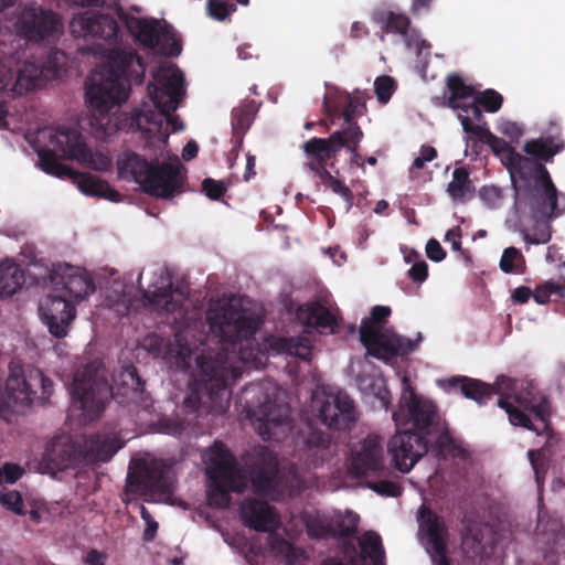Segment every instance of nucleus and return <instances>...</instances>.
Listing matches in <instances>:
<instances>
[{"label":"nucleus","instance_id":"nucleus-6","mask_svg":"<svg viewBox=\"0 0 565 565\" xmlns=\"http://www.w3.org/2000/svg\"><path fill=\"white\" fill-rule=\"evenodd\" d=\"M472 135L500 157L510 174L514 193H519L522 198H530L533 196L532 186L536 181L542 185L552 184V177L545 166L521 154L504 139L493 135L489 128L475 127Z\"/></svg>","mask_w":565,"mask_h":565},{"label":"nucleus","instance_id":"nucleus-12","mask_svg":"<svg viewBox=\"0 0 565 565\" xmlns=\"http://www.w3.org/2000/svg\"><path fill=\"white\" fill-rule=\"evenodd\" d=\"M6 392L9 401L14 404L29 406L34 399L45 403L53 393V382L39 369H31L25 373L21 366L10 364Z\"/></svg>","mask_w":565,"mask_h":565},{"label":"nucleus","instance_id":"nucleus-25","mask_svg":"<svg viewBox=\"0 0 565 565\" xmlns=\"http://www.w3.org/2000/svg\"><path fill=\"white\" fill-rule=\"evenodd\" d=\"M19 22L30 40L41 41L56 31L60 19L53 11L31 4L21 11Z\"/></svg>","mask_w":565,"mask_h":565},{"label":"nucleus","instance_id":"nucleus-60","mask_svg":"<svg viewBox=\"0 0 565 565\" xmlns=\"http://www.w3.org/2000/svg\"><path fill=\"white\" fill-rule=\"evenodd\" d=\"M228 182L223 180L216 181L212 178H206L202 182V190L205 195L213 201L220 200L227 191Z\"/></svg>","mask_w":565,"mask_h":565},{"label":"nucleus","instance_id":"nucleus-32","mask_svg":"<svg viewBox=\"0 0 565 565\" xmlns=\"http://www.w3.org/2000/svg\"><path fill=\"white\" fill-rule=\"evenodd\" d=\"M539 425L541 431H535L539 436H545L546 441L540 449H532L527 451V458L535 475V481L539 489L543 488L544 477L547 471V456L553 452V447L558 443L556 433L551 427V417H548V428L543 429L541 422H533Z\"/></svg>","mask_w":565,"mask_h":565},{"label":"nucleus","instance_id":"nucleus-46","mask_svg":"<svg viewBox=\"0 0 565 565\" xmlns=\"http://www.w3.org/2000/svg\"><path fill=\"white\" fill-rule=\"evenodd\" d=\"M372 21L379 24L384 32L401 35H406L411 25V20L406 14L385 9L374 10Z\"/></svg>","mask_w":565,"mask_h":565},{"label":"nucleus","instance_id":"nucleus-10","mask_svg":"<svg viewBox=\"0 0 565 565\" xmlns=\"http://www.w3.org/2000/svg\"><path fill=\"white\" fill-rule=\"evenodd\" d=\"M40 168L47 174L57 178H68L77 184L79 191L86 195L98 196L111 202H119L121 194L109 183L92 173L77 172L61 163L51 149L38 150Z\"/></svg>","mask_w":565,"mask_h":565},{"label":"nucleus","instance_id":"nucleus-33","mask_svg":"<svg viewBox=\"0 0 565 565\" xmlns=\"http://www.w3.org/2000/svg\"><path fill=\"white\" fill-rule=\"evenodd\" d=\"M64 57L62 51H54L47 56V62L40 70L34 64H28L19 71L17 85L26 90L38 89L42 86L41 76L46 72L47 75L56 77L60 73L61 58Z\"/></svg>","mask_w":565,"mask_h":565},{"label":"nucleus","instance_id":"nucleus-13","mask_svg":"<svg viewBox=\"0 0 565 565\" xmlns=\"http://www.w3.org/2000/svg\"><path fill=\"white\" fill-rule=\"evenodd\" d=\"M50 142L62 152L63 158L76 160L96 171H108L111 159L103 152H93L76 128L60 126L50 135Z\"/></svg>","mask_w":565,"mask_h":565},{"label":"nucleus","instance_id":"nucleus-28","mask_svg":"<svg viewBox=\"0 0 565 565\" xmlns=\"http://www.w3.org/2000/svg\"><path fill=\"white\" fill-rule=\"evenodd\" d=\"M79 457L81 451L70 437L56 436L46 445L42 465L52 472L62 471L76 463Z\"/></svg>","mask_w":565,"mask_h":565},{"label":"nucleus","instance_id":"nucleus-19","mask_svg":"<svg viewBox=\"0 0 565 565\" xmlns=\"http://www.w3.org/2000/svg\"><path fill=\"white\" fill-rule=\"evenodd\" d=\"M341 146L340 137H312L302 145L307 158L305 168L318 177L324 184H329L334 177L328 170V161L334 159Z\"/></svg>","mask_w":565,"mask_h":565},{"label":"nucleus","instance_id":"nucleus-2","mask_svg":"<svg viewBox=\"0 0 565 565\" xmlns=\"http://www.w3.org/2000/svg\"><path fill=\"white\" fill-rule=\"evenodd\" d=\"M146 63L132 47L108 51L100 72L86 82L85 98L95 116H105L128 99L132 84L143 83Z\"/></svg>","mask_w":565,"mask_h":565},{"label":"nucleus","instance_id":"nucleus-11","mask_svg":"<svg viewBox=\"0 0 565 565\" xmlns=\"http://www.w3.org/2000/svg\"><path fill=\"white\" fill-rule=\"evenodd\" d=\"M403 391L398 403V409L393 412V420L396 426L412 424L418 433L429 434L438 424L436 405L419 397L412 387L407 376L403 377Z\"/></svg>","mask_w":565,"mask_h":565},{"label":"nucleus","instance_id":"nucleus-4","mask_svg":"<svg viewBox=\"0 0 565 565\" xmlns=\"http://www.w3.org/2000/svg\"><path fill=\"white\" fill-rule=\"evenodd\" d=\"M182 168L179 160H148L131 150L124 151L117 159L119 179L134 181L145 193L160 199H170L180 191L183 183Z\"/></svg>","mask_w":565,"mask_h":565},{"label":"nucleus","instance_id":"nucleus-56","mask_svg":"<svg viewBox=\"0 0 565 565\" xmlns=\"http://www.w3.org/2000/svg\"><path fill=\"white\" fill-rule=\"evenodd\" d=\"M377 480L369 481L367 488L373 490L380 495L397 498L402 495L403 488L398 482L382 479L383 477H376Z\"/></svg>","mask_w":565,"mask_h":565},{"label":"nucleus","instance_id":"nucleus-30","mask_svg":"<svg viewBox=\"0 0 565 565\" xmlns=\"http://www.w3.org/2000/svg\"><path fill=\"white\" fill-rule=\"evenodd\" d=\"M551 131L548 136L526 140L523 145L525 157L545 166V162H550L554 156L563 151L565 142L561 137L559 127L553 125Z\"/></svg>","mask_w":565,"mask_h":565},{"label":"nucleus","instance_id":"nucleus-14","mask_svg":"<svg viewBox=\"0 0 565 565\" xmlns=\"http://www.w3.org/2000/svg\"><path fill=\"white\" fill-rule=\"evenodd\" d=\"M349 471L355 477H386L390 469L385 465L384 441L375 435L353 444L350 448Z\"/></svg>","mask_w":565,"mask_h":565},{"label":"nucleus","instance_id":"nucleus-8","mask_svg":"<svg viewBox=\"0 0 565 565\" xmlns=\"http://www.w3.org/2000/svg\"><path fill=\"white\" fill-rule=\"evenodd\" d=\"M391 308L386 306H375L371 310V317L364 318L360 326V341L371 356L391 361L396 356H405L413 352L417 342L398 335L390 330H382L381 326L385 323L391 316Z\"/></svg>","mask_w":565,"mask_h":565},{"label":"nucleus","instance_id":"nucleus-49","mask_svg":"<svg viewBox=\"0 0 565 565\" xmlns=\"http://www.w3.org/2000/svg\"><path fill=\"white\" fill-rule=\"evenodd\" d=\"M362 553L370 557L374 565L383 564L385 552L381 536L373 531L365 532L359 541Z\"/></svg>","mask_w":565,"mask_h":565},{"label":"nucleus","instance_id":"nucleus-54","mask_svg":"<svg viewBox=\"0 0 565 565\" xmlns=\"http://www.w3.org/2000/svg\"><path fill=\"white\" fill-rule=\"evenodd\" d=\"M555 295L558 297L565 296V280L563 282H555L552 280L545 281L542 285H539L534 291H532V297L535 302L539 305L548 303L551 296Z\"/></svg>","mask_w":565,"mask_h":565},{"label":"nucleus","instance_id":"nucleus-29","mask_svg":"<svg viewBox=\"0 0 565 565\" xmlns=\"http://www.w3.org/2000/svg\"><path fill=\"white\" fill-rule=\"evenodd\" d=\"M239 514L244 525L256 532H268L277 524L274 508L266 501L255 498L242 502Z\"/></svg>","mask_w":565,"mask_h":565},{"label":"nucleus","instance_id":"nucleus-37","mask_svg":"<svg viewBox=\"0 0 565 565\" xmlns=\"http://www.w3.org/2000/svg\"><path fill=\"white\" fill-rule=\"evenodd\" d=\"M461 545L467 553L481 555L484 551V530H491L487 523L479 520L478 516L465 514L461 520Z\"/></svg>","mask_w":565,"mask_h":565},{"label":"nucleus","instance_id":"nucleus-42","mask_svg":"<svg viewBox=\"0 0 565 565\" xmlns=\"http://www.w3.org/2000/svg\"><path fill=\"white\" fill-rule=\"evenodd\" d=\"M305 524L308 536L313 540L350 537L356 532V524L347 526L341 522L334 529L329 522L318 516H308Z\"/></svg>","mask_w":565,"mask_h":565},{"label":"nucleus","instance_id":"nucleus-50","mask_svg":"<svg viewBox=\"0 0 565 565\" xmlns=\"http://www.w3.org/2000/svg\"><path fill=\"white\" fill-rule=\"evenodd\" d=\"M157 47L159 52L166 56L173 57L181 53V43L177 39L175 31L171 25L164 23L160 26Z\"/></svg>","mask_w":565,"mask_h":565},{"label":"nucleus","instance_id":"nucleus-21","mask_svg":"<svg viewBox=\"0 0 565 565\" xmlns=\"http://www.w3.org/2000/svg\"><path fill=\"white\" fill-rule=\"evenodd\" d=\"M39 311L50 333L58 339L67 335L68 328L76 317L74 303L55 290L40 302Z\"/></svg>","mask_w":565,"mask_h":565},{"label":"nucleus","instance_id":"nucleus-34","mask_svg":"<svg viewBox=\"0 0 565 565\" xmlns=\"http://www.w3.org/2000/svg\"><path fill=\"white\" fill-rule=\"evenodd\" d=\"M209 487L206 491L209 505L217 509H226L231 503V492H242L245 482L242 477L223 479L220 476H207Z\"/></svg>","mask_w":565,"mask_h":565},{"label":"nucleus","instance_id":"nucleus-61","mask_svg":"<svg viewBox=\"0 0 565 565\" xmlns=\"http://www.w3.org/2000/svg\"><path fill=\"white\" fill-rule=\"evenodd\" d=\"M235 10V4H228L222 0H209L207 2L209 14L217 21H224Z\"/></svg>","mask_w":565,"mask_h":565},{"label":"nucleus","instance_id":"nucleus-17","mask_svg":"<svg viewBox=\"0 0 565 565\" xmlns=\"http://www.w3.org/2000/svg\"><path fill=\"white\" fill-rule=\"evenodd\" d=\"M429 441L415 430L397 431L387 441V452L394 467L403 472H409L418 460L428 451Z\"/></svg>","mask_w":565,"mask_h":565},{"label":"nucleus","instance_id":"nucleus-27","mask_svg":"<svg viewBox=\"0 0 565 565\" xmlns=\"http://www.w3.org/2000/svg\"><path fill=\"white\" fill-rule=\"evenodd\" d=\"M143 347L156 355L163 354L164 358H173L178 366L190 369L194 351L185 338L177 333L169 345H164V339L158 334H149L143 340Z\"/></svg>","mask_w":565,"mask_h":565},{"label":"nucleus","instance_id":"nucleus-22","mask_svg":"<svg viewBox=\"0 0 565 565\" xmlns=\"http://www.w3.org/2000/svg\"><path fill=\"white\" fill-rule=\"evenodd\" d=\"M50 278L55 286L54 290L65 295L72 302L73 300L78 302L95 291L92 278L70 265H58L53 268Z\"/></svg>","mask_w":565,"mask_h":565},{"label":"nucleus","instance_id":"nucleus-43","mask_svg":"<svg viewBox=\"0 0 565 565\" xmlns=\"http://www.w3.org/2000/svg\"><path fill=\"white\" fill-rule=\"evenodd\" d=\"M447 89L449 96L443 103V105L450 107L456 110L475 98L476 89L467 85L461 75L457 73L449 74L446 78Z\"/></svg>","mask_w":565,"mask_h":565},{"label":"nucleus","instance_id":"nucleus-59","mask_svg":"<svg viewBox=\"0 0 565 565\" xmlns=\"http://www.w3.org/2000/svg\"><path fill=\"white\" fill-rule=\"evenodd\" d=\"M0 503L18 515H23V500L19 491H0Z\"/></svg>","mask_w":565,"mask_h":565},{"label":"nucleus","instance_id":"nucleus-36","mask_svg":"<svg viewBox=\"0 0 565 565\" xmlns=\"http://www.w3.org/2000/svg\"><path fill=\"white\" fill-rule=\"evenodd\" d=\"M445 384L448 390H459L466 398L479 406L487 405L493 397L492 386L478 379L457 375L445 380Z\"/></svg>","mask_w":565,"mask_h":565},{"label":"nucleus","instance_id":"nucleus-63","mask_svg":"<svg viewBox=\"0 0 565 565\" xmlns=\"http://www.w3.org/2000/svg\"><path fill=\"white\" fill-rule=\"evenodd\" d=\"M409 278L415 282H423L428 276V265L424 259H420L413 264L408 270Z\"/></svg>","mask_w":565,"mask_h":565},{"label":"nucleus","instance_id":"nucleus-58","mask_svg":"<svg viewBox=\"0 0 565 565\" xmlns=\"http://www.w3.org/2000/svg\"><path fill=\"white\" fill-rule=\"evenodd\" d=\"M395 81L387 75L379 76L374 82V92L380 103L386 104L394 92Z\"/></svg>","mask_w":565,"mask_h":565},{"label":"nucleus","instance_id":"nucleus-53","mask_svg":"<svg viewBox=\"0 0 565 565\" xmlns=\"http://www.w3.org/2000/svg\"><path fill=\"white\" fill-rule=\"evenodd\" d=\"M525 259L516 247H507L501 256L499 267L504 274H511V273H520L522 274L523 270L521 269L522 266H524Z\"/></svg>","mask_w":565,"mask_h":565},{"label":"nucleus","instance_id":"nucleus-41","mask_svg":"<svg viewBox=\"0 0 565 565\" xmlns=\"http://www.w3.org/2000/svg\"><path fill=\"white\" fill-rule=\"evenodd\" d=\"M270 348L277 353H285L309 362L312 356V343L303 335L275 337L269 342Z\"/></svg>","mask_w":565,"mask_h":565},{"label":"nucleus","instance_id":"nucleus-1","mask_svg":"<svg viewBox=\"0 0 565 565\" xmlns=\"http://www.w3.org/2000/svg\"><path fill=\"white\" fill-rule=\"evenodd\" d=\"M207 320L222 347L195 358L199 373L183 407L188 413L204 409L222 414L230 405V386L241 377L244 364L255 358L254 335L260 321L233 302L210 311Z\"/></svg>","mask_w":565,"mask_h":565},{"label":"nucleus","instance_id":"nucleus-24","mask_svg":"<svg viewBox=\"0 0 565 565\" xmlns=\"http://www.w3.org/2000/svg\"><path fill=\"white\" fill-rule=\"evenodd\" d=\"M126 492L132 494H169L171 488L163 468L157 465H140L134 472H128Z\"/></svg>","mask_w":565,"mask_h":565},{"label":"nucleus","instance_id":"nucleus-62","mask_svg":"<svg viewBox=\"0 0 565 565\" xmlns=\"http://www.w3.org/2000/svg\"><path fill=\"white\" fill-rule=\"evenodd\" d=\"M328 186L347 202V209L350 210L351 206L353 205L354 199V195L350 188L347 186L341 180L337 178L332 179Z\"/></svg>","mask_w":565,"mask_h":565},{"label":"nucleus","instance_id":"nucleus-45","mask_svg":"<svg viewBox=\"0 0 565 565\" xmlns=\"http://www.w3.org/2000/svg\"><path fill=\"white\" fill-rule=\"evenodd\" d=\"M475 185L470 179L469 171L465 167L456 168L452 171V180L448 183L447 193L456 203H466L475 194Z\"/></svg>","mask_w":565,"mask_h":565},{"label":"nucleus","instance_id":"nucleus-57","mask_svg":"<svg viewBox=\"0 0 565 565\" xmlns=\"http://www.w3.org/2000/svg\"><path fill=\"white\" fill-rule=\"evenodd\" d=\"M476 102L488 113H497L503 104V97L497 90L488 88L475 95Z\"/></svg>","mask_w":565,"mask_h":565},{"label":"nucleus","instance_id":"nucleus-15","mask_svg":"<svg viewBox=\"0 0 565 565\" xmlns=\"http://www.w3.org/2000/svg\"><path fill=\"white\" fill-rule=\"evenodd\" d=\"M295 447L308 468H318L332 457V436L306 420L295 436Z\"/></svg>","mask_w":565,"mask_h":565},{"label":"nucleus","instance_id":"nucleus-64","mask_svg":"<svg viewBox=\"0 0 565 565\" xmlns=\"http://www.w3.org/2000/svg\"><path fill=\"white\" fill-rule=\"evenodd\" d=\"M426 255L433 262H441L446 258V252L435 238H430L426 244Z\"/></svg>","mask_w":565,"mask_h":565},{"label":"nucleus","instance_id":"nucleus-55","mask_svg":"<svg viewBox=\"0 0 565 565\" xmlns=\"http://www.w3.org/2000/svg\"><path fill=\"white\" fill-rule=\"evenodd\" d=\"M254 120L252 104L241 105L232 110V130L247 132Z\"/></svg>","mask_w":565,"mask_h":565},{"label":"nucleus","instance_id":"nucleus-51","mask_svg":"<svg viewBox=\"0 0 565 565\" xmlns=\"http://www.w3.org/2000/svg\"><path fill=\"white\" fill-rule=\"evenodd\" d=\"M120 382L124 390L122 395L130 399L137 398L143 392L145 382L135 366L126 367L120 373Z\"/></svg>","mask_w":565,"mask_h":565},{"label":"nucleus","instance_id":"nucleus-16","mask_svg":"<svg viewBox=\"0 0 565 565\" xmlns=\"http://www.w3.org/2000/svg\"><path fill=\"white\" fill-rule=\"evenodd\" d=\"M322 424L339 431H349L358 420L354 401L343 391L324 395L313 404Z\"/></svg>","mask_w":565,"mask_h":565},{"label":"nucleus","instance_id":"nucleus-23","mask_svg":"<svg viewBox=\"0 0 565 565\" xmlns=\"http://www.w3.org/2000/svg\"><path fill=\"white\" fill-rule=\"evenodd\" d=\"M70 28L75 36L98 38L107 42L116 41L119 34L117 21L107 13H79L72 19Z\"/></svg>","mask_w":565,"mask_h":565},{"label":"nucleus","instance_id":"nucleus-31","mask_svg":"<svg viewBox=\"0 0 565 565\" xmlns=\"http://www.w3.org/2000/svg\"><path fill=\"white\" fill-rule=\"evenodd\" d=\"M296 316L302 324L321 333H334L338 327L337 316L318 300L299 306Z\"/></svg>","mask_w":565,"mask_h":565},{"label":"nucleus","instance_id":"nucleus-26","mask_svg":"<svg viewBox=\"0 0 565 565\" xmlns=\"http://www.w3.org/2000/svg\"><path fill=\"white\" fill-rule=\"evenodd\" d=\"M419 537L427 552L447 550L448 529L443 516L423 504L418 511Z\"/></svg>","mask_w":565,"mask_h":565},{"label":"nucleus","instance_id":"nucleus-5","mask_svg":"<svg viewBox=\"0 0 565 565\" xmlns=\"http://www.w3.org/2000/svg\"><path fill=\"white\" fill-rule=\"evenodd\" d=\"M493 396L499 395L497 405L504 409L508 414L509 422L513 426L541 431L539 425H534L531 416L535 422H541L543 429L548 428V417H551V403L545 396L536 397L535 386L532 383H523L500 375L493 384Z\"/></svg>","mask_w":565,"mask_h":565},{"label":"nucleus","instance_id":"nucleus-40","mask_svg":"<svg viewBox=\"0 0 565 565\" xmlns=\"http://www.w3.org/2000/svg\"><path fill=\"white\" fill-rule=\"evenodd\" d=\"M143 298L156 310L174 312L182 307L184 294L178 288L174 289L172 284L169 282L167 286L157 287L153 290H146Z\"/></svg>","mask_w":565,"mask_h":565},{"label":"nucleus","instance_id":"nucleus-47","mask_svg":"<svg viewBox=\"0 0 565 565\" xmlns=\"http://www.w3.org/2000/svg\"><path fill=\"white\" fill-rule=\"evenodd\" d=\"M480 107L473 98L456 109L465 132L472 135V130L478 126L482 129L489 128Z\"/></svg>","mask_w":565,"mask_h":565},{"label":"nucleus","instance_id":"nucleus-44","mask_svg":"<svg viewBox=\"0 0 565 565\" xmlns=\"http://www.w3.org/2000/svg\"><path fill=\"white\" fill-rule=\"evenodd\" d=\"M24 282V270L17 263L7 260L0 264V298L11 297Z\"/></svg>","mask_w":565,"mask_h":565},{"label":"nucleus","instance_id":"nucleus-7","mask_svg":"<svg viewBox=\"0 0 565 565\" xmlns=\"http://www.w3.org/2000/svg\"><path fill=\"white\" fill-rule=\"evenodd\" d=\"M532 190L533 196L522 198L515 193V205L529 209L534 226L532 233L522 231L523 239L527 244H546L552 237L551 221L565 212V194L559 193L556 185H542L539 181Z\"/></svg>","mask_w":565,"mask_h":565},{"label":"nucleus","instance_id":"nucleus-39","mask_svg":"<svg viewBox=\"0 0 565 565\" xmlns=\"http://www.w3.org/2000/svg\"><path fill=\"white\" fill-rule=\"evenodd\" d=\"M207 460L210 463L206 469L207 476H220L223 479L241 477L234 457L222 443L215 441L212 445Z\"/></svg>","mask_w":565,"mask_h":565},{"label":"nucleus","instance_id":"nucleus-18","mask_svg":"<svg viewBox=\"0 0 565 565\" xmlns=\"http://www.w3.org/2000/svg\"><path fill=\"white\" fill-rule=\"evenodd\" d=\"M250 418L265 440L278 441L291 429L289 406L268 396L252 411Z\"/></svg>","mask_w":565,"mask_h":565},{"label":"nucleus","instance_id":"nucleus-52","mask_svg":"<svg viewBox=\"0 0 565 565\" xmlns=\"http://www.w3.org/2000/svg\"><path fill=\"white\" fill-rule=\"evenodd\" d=\"M365 100L366 95L356 90L355 95L349 99V103L342 113L343 124L341 129L338 131H348V129L353 126L360 127L356 121V117L361 114L360 108L365 107Z\"/></svg>","mask_w":565,"mask_h":565},{"label":"nucleus","instance_id":"nucleus-35","mask_svg":"<svg viewBox=\"0 0 565 565\" xmlns=\"http://www.w3.org/2000/svg\"><path fill=\"white\" fill-rule=\"evenodd\" d=\"M118 17L135 39L145 47H157L158 32L161 26V23L157 19L134 17L126 13L122 9L118 11Z\"/></svg>","mask_w":565,"mask_h":565},{"label":"nucleus","instance_id":"nucleus-38","mask_svg":"<svg viewBox=\"0 0 565 565\" xmlns=\"http://www.w3.org/2000/svg\"><path fill=\"white\" fill-rule=\"evenodd\" d=\"M116 438L105 435L89 436L84 444L81 456L87 462H106L120 449Z\"/></svg>","mask_w":565,"mask_h":565},{"label":"nucleus","instance_id":"nucleus-48","mask_svg":"<svg viewBox=\"0 0 565 565\" xmlns=\"http://www.w3.org/2000/svg\"><path fill=\"white\" fill-rule=\"evenodd\" d=\"M335 135L340 137L341 146L339 147V151L342 148H345L352 154L351 164H355L364 170L362 157L359 153L360 142L364 136L361 127L353 126L352 128H349L348 131H333L330 134V136Z\"/></svg>","mask_w":565,"mask_h":565},{"label":"nucleus","instance_id":"nucleus-20","mask_svg":"<svg viewBox=\"0 0 565 565\" xmlns=\"http://www.w3.org/2000/svg\"><path fill=\"white\" fill-rule=\"evenodd\" d=\"M252 488L259 497H269L277 487L278 459L266 446H257L249 463Z\"/></svg>","mask_w":565,"mask_h":565},{"label":"nucleus","instance_id":"nucleus-3","mask_svg":"<svg viewBox=\"0 0 565 565\" xmlns=\"http://www.w3.org/2000/svg\"><path fill=\"white\" fill-rule=\"evenodd\" d=\"M148 94L158 109H137L130 118V127L145 134L147 138L161 137L162 126H172V131L182 130L184 125L172 114L178 109L184 95V74L175 65H161L153 73V83L148 85Z\"/></svg>","mask_w":565,"mask_h":565},{"label":"nucleus","instance_id":"nucleus-9","mask_svg":"<svg viewBox=\"0 0 565 565\" xmlns=\"http://www.w3.org/2000/svg\"><path fill=\"white\" fill-rule=\"evenodd\" d=\"M71 393L74 404L83 412L85 423L98 419L106 402L114 395L105 369L97 362L88 363L75 373Z\"/></svg>","mask_w":565,"mask_h":565}]
</instances>
